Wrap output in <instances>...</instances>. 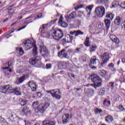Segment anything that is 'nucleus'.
I'll return each mask as SVG.
<instances>
[{
	"instance_id": "53",
	"label": "nucleus",
	"mask_w": 125,
	"mask_h": 125,
	"mask_svg": "<svg viewBox=\"0 0 125 125\" xmlns=\"http://www.w3.org/2000/svg\"><path fill=\"white\" fill-rule=\"evenodd\" d=\"M42 93H41V92H38V93H37V96L38 97H39V98L42 97Z\"/></svg>"
},
{
	"instance_id": "40",
	"label": "nucleus",
	"mask_w": 125,
	"mask_h": 125,
	"mask_svg": "<svg viewBox=\"0 0 125 125\" xmlns=\"http://www.w3.org/2000/svg\"><path fill=\"white\" fill-rule=\"evenodd\" d=\"M40 18H42V14L39 13L36 17L35 18V19H40Z\"/></svg>"
},
{
	"instance_id": "18",
	"label": "nucleus",
	"mask_w": 125,
	"mask_h": 125,
	"mask_svg": "<svg viewBox=\"0 0 125 125\" xmlns=\"http://www.w3.org/2000/svg\"><path fill=\"white\" fill-rule=\"evenodd\" d=\"M69 122V114H65L64 115V119L63 120V125H66L67 123Z\"/></svg>"
},
{
	"instance_id": "33",
	"label": "nucleus",
	"mask_w": 125,
	"mask_h": 125,
	"mask_svg": "<svg viewBox=\"0 0 125 125\" xmlns=\"http://www.w3.org/2000/svg\"><path fill=\"white\" fill-rule=\"evenodd\" d=\"M62 19H63V16H62V15L60 17V19L59 20V24L61 26V27H63V21H62Z\"/></svg>"
},
{
	"instance_id": "43",
	"label": "nucleus",
	"mask_w": 125,
	"mask_h": 125,
	"mask_svg": "<svg viewBox=\"0 0 125 125\" xmlns=\"http://www.w3.org/2000/svg\"><path fill=\"white\" fill-rule=\"evenodd\" d=\"M119 109L120 110V111L125 112V107H124V106H123L122 105H119Z\"/></svg>"
},
{
	"instance_id": "28",
	"label": "nucleus",
	"mask_w": 125,
	"mask_h": 125,
	"mask_svg": "<svg viewBox=\"0 0 125 125\" xmlns=\"http://www.w3.org/2000/svg\"><path fill=\"white\" fill-rule=\"evenodd\" d=\"M16 50L17 51H19L20 55H22V54H24V51L23 50V49L22 48L18 47L16 48Z\"/></svg>"
},
{
	"instance_id": "47",
	"label": "nucleus",
	"mask_w": 125,
	"mask_h": 125,
	"mask_svg": "<svg viewBox=\"0 0 125 125\" xmlns=\"http://www.w3.org/2000/svg\"><path fill=\"white\" fill-rule=\"evenodd\" d=\"M115 65L114 64V63L111 62L108 64V67L110 68H114Z\"/></svg>"
},
{
	"instance_id": "3",
	"label": "nucleus",
	"mask_w": 125,
	"mask_h": 125,
	"mask_svg": "<svg viewBox=\"0 0 125 125\" xmlns=\"http://www.w3.org/2000/svg\"><path fill=\"white\" fill-rule=\"evenodd\" d=\"M35 44H36V42H33L32 41L29 40H26L23 42V49H24L25 51L30 50V49H31L33 46V54L34 55H37L38 53H37V46H36Z\"/></svg>"
},
{
	"instance_id": "34",
	"label": "nucleus",
	"mask_w": 125,
	"mask_h": 125,
	"mask_svg": "<svg viewBox=\"0 0 125 125\" xmlns=\"http://www.w3.org/2000/svg\"><path fill=\"white\" fill-rule=\"evenodd\" d=\"M21 113L23 114H27L28 113V107L26 106L24 107L21 110Z\"/></svg>"
},
{
	"instance_id": "29",
	"label": "nucleus",
	"mask_w": 125,
	"mask_h": 125,
	"mask_svg": "<svg viewBox=\"0 0 125 125\" xmlns=\"http://www.w3.org/2000/svg\"><path fill=\"white\" fill-rule=\"evenodd\" d=\"M106 18H109V19H110V20H113L114 19V15L112 13L110 14H107L106 16Z\"/></svg>"
},
{
	"instance_id": "1",
	"label": "nucleus",
	"mask_w": 125,
	"mask_h": 125,
	"mask_svg": "<svg viewBox=\"0 0 125 125\" xmlns=\"http://www.w3.org/2000/svg\"><path fill=\"white\" fill-rule=\"evenodd\" d=\"M41 35L43 38H47V39L53 38V39L57 40V41H59L63 37V32H62V30L59 29L57 31L54 30L51 32V34L48 32H42Z\"/></svg>"
},
{
	"instance_id": "35",
	"label": "nucleus",
	"mask_w": 125,
	"mask_h": 125,
	"mask_svg": "<svg viewBox=\"0 0 125 125\" xmlns=\"http://www.w3.org/2000/svg\"><path fill=\"white\" fill-rule=\"evenodd\" d=\"M103 104L104 105L106 104L107 106H110V105H111V102L109 100H105Z\"/></svg>"
},
{
	"instance_id": "10",
	"label": "nucleus",
	"mask_w": 125,
	"mask_h": 125,
	"mask_svg": "<svg viewBox=\"0 0 125 125\" xmlns=\"http://www.w3.org/2000/svg\"><path fill=\"white\" fill-rule=\"evenodd\" d=\"M28 86L31 88L32 91H36L38 85L34 81H30L28 82Z\"/></svg>"
},
{
	"instance_id": "45",
	"label": "nucleus",
	"mask_w": 125,
	"mask_h": 125,
	"mask_svg": "<svg viewBox=\"0 0 125 125\" xmlns=\"http://www.w3.org/2000/svg\"><path fill=\"white\" fill-rule=\"evenodd\" d=\"M63 53V50H62L61 51H59L58 53V56L59 57H61L62 56V54Z\"/></svg>"
},
{
	"instance_id": "32",
	"label": "nucleus",
	"mask_w": 125,
	"mask_h": 125,
	"mask_svg": "<svg viewBox=\"0 0 125 125\" xmlns=\"http://www.w3.org/2000/svg\"><path fill=\"white\" fill-rule=\"evenodd\" d=\"M46 28V24H43L40 28L39 31L40 32H41V33H42V31H44Z\"/></svg>"
},
{
	"instance_id": "13",
	"label": "nucleus",
	"mask_w": 125,
	"mask_h": 125,
	"mask_svg": "<svg viewBox=\"0 0 125 125\" xmlns=\"http://www.w3.org/2000/svg\"><path fill=\"white\" fill-rule=\"evenodd\" d=\"M73 39H74V37L70 36L69 34H67L65 36V39H63V41L65 42H72Z\"/></svg>"
},
{
	"instance_id": "50",
	"label": "nucleus",
	"mask_w": 125,
	"mask_h": 125,
	"mask_svg": "<svg viewBox=\"0 0 125 125\" xmlns=\"http://www.w3.org/2000/svg\"><path fill=\"white\" fill-rule=\"evenodd\" d=\"M63 56L64 57V58H69V56L66 53H63Z\"/></svg>"
},
{
	"instance_id": "8",
	"label": "nucleus",
	"mask_w": 125,
	"mask_h": 125,
	"mask_svg": "<svg viewBox=\"0 0 125 125\" xmlns=\"http://www.w3.org/2000/svg\"><path fill=\"white\" fill-rule=\"evenodd\" d=\"M40 52L43 57H46L49 55V52H48L46 47L43 45V43H42V45L40 46Z\"/></svg>"
},
{
	"instance_id": "52",
	"label": "nucleus",
	"mask_w": 125,
	"mask_h": 125,
	"mask_svg": "<svg viewBox=\"0 0 125 125\" xmlns=\"http://www.w3.org/2000/svg\"><path fill=\"white\" fill-rule=\"evenodd\" d=\"M83 58H84V56H81L79 58V60H80V62H83Z\"/></svg>"
},
{
	"instance_id": "7",
	"label": "nucleus",
	"mask_w": 125,
	"mask_h": 125,
	"mask_svg": "<svg viewBox=\"0 0 125 125\" xmlns=\"http://www.w3.org/2000/svg\"><path fill=\"white\" fill-rule=\"evenodd\" d=\"M95 13L98 17L101 18L105 14V8L102 6L97 7L95 9Z\"/></svg>"
},
{
	"instance_id": "16",
	"label": "nucleus",
	"mask_w": 125,
	"mask_h": 125,
	"mask_svg": "<svg viewBox=\"0 0 125 125\" xmlns=\"http://www.w3.org/2000/svg\"><path fill=\"white\" fill-rule=\"evenodd\" d=\"M32 18H34L33 15L30 16L25 19V20H27L25 21V23L26 24H29V23H31V22H33V21H32Z\"/></svg>"
},
{
	"instance_id": "39",
	"label": "nucleus",
	"mask_w": 125,
	"mask_h": 125,
	"mask_svg": "<svg viewBox=\"0 0 125 125\" xmlns=\"http://www.w3.org/2000/svg\"><path fill=\"white\" fill-rule=\"evenodd\" d=\"M114 83L113 82H110L108 84L109 87H110L111 89H114Z\"/></svg>"
},
{
	"instance_id": "5",
	"label": "nucleus",
	"mask_w": 125,
	"mask_h": 125,
	"mask_svg": "<svg viewBox=\"0 0 125 125\" xmlns=\"http://www.w3.org/2000/svg\"><path fill=\"white\" fill-rule=\"evenodd\" d=\"M91 80L92 82L94 83V84H91L92 86H94L95 88L97 87H99V86H101V79H100V77L97 76V75H92L91 76Z\"/></svg>"
},
{
	"instance_id": "41",
	"label": "nucleus",
	"mask_w": 125,
	"mask_h": 125,
	"mask_svg": "<svg viewBox=\"0 0 125 125\" xmlns=\"http://www.w3.org/2000/svg\"><path fill=\"white\" fill-rule=\"evenodd\" d=\"M51 64L50 63H48L45 66V68L47 69V70H49V69H51Z\"/></svg>"
},
{
	"instance_id": "37",
	"label": "nucleus",
	"mask_w": 125,
	"mask_h": 125,
	"mask_svg": "<svg viewBox=\"0 0 125 125\" xmlns=\"http://www.w3.org/2000/svg\"><path fill=\"white\" fill-rule=\"evenodd\" d=\"M99 95H104L105 94V89H102L100 90L99 93Z\"/></svg>"
},
{
	"instance_id": "9",
	"label": "nucleus",
	"mask_w": 125,
	"mask_h": 125,
	"mask_svg": "<svg viewBox=\"0 0 125 125\" xmlns=\"http://www.w3.org/2000/svg\"><path fill=\"white\" fill-rule=\"evenodd\" d=\"M48 93H50L52 95L53 97H55L56 99H60V94H61V92H60V90L59 89H55L52 91H47Z\"/></svg>"
},
{
	"instance_id": "17",
	"label": "nucleus",
	"mask_w": 125,
	"mask_h": 125,
	"mask_svg": "<svg viewBox=\"0 0 125 125\" xmlns=\"http://www.w3.org/2000/svg\"><path fill=\"white\" fill-rule=\"evenodd\" d=\"M93 8V5H90L88 6V7H86L85 9L86 11L87 12V15H90V12H91V11L92 10V8Z\"/></svg>"
},
{
	"instance_id": "30",
	"label": "nucleus",
	"mask_w": 125,
	"mask_h": 125,
	"mask_svg": "<svg viewBox=\"0 0 125 125\" xmlns=\"http://www.w3.org/2000/svg\"><path fill=\"white\" fill-rule=\"evenodd\" d=\"M84 44L86 46H89V44H90V41H89V38L87 37L86 38V40L84 42Z\"/></svg>"
},
{
	"instance_id": "12",
	"label": "nucleus",
	"mask_w": 125,
	"mask_h": 125,
	"mask_svg": "<svg viewBox=\"0 0 125 125\" xmlns=\"http://www.w3.org/2000/svg\"><path fill=\"white\" fill-rule=\"evenodd\" d=\"M110 39L113 42H115L116 44H119V43H120V40L118 39L116 36L114 35H110Z\"/></svg>"
},
{
	"instance_id": "49",
	"label": "nucleus",
	"mask_w": 125,
	"mask_h": 125,
	"mask_svg": "<svg viewBox=\"0 0 125 125\" xmlns=\"http://www.w3.org/2000/svg\"><path fill=\"white\" fill-rule=\"evenodd\" d=\"M121 7L123 8V9H125V1H124L122 4H121Z\"/></svg>"
},
{
	"instance_id": "21",
	"label": "nucleus",
	"mask_w": 125,
	"mask_h": 125,
	"mask_svg": "<svg viewBox=\"0 0 125 125\" xmlns=\"http://www.w3.org/2000/svg\"><path fill=\"white\" fill-rule=\"evenodd\" d=\"M6 64H7L8 66L3 67V70H6L7 72H9V73H10L12 70L11 69H9V66L11 65V63L7 62H6Z\"/></svg>"
},
{
	"instance_id": "63",
	"label": "nucleus",
	"mask_w": 125,
	"mask_h": 125,
	"mask_svg": "<svg viewBox=\"0 0 125 125\" xmlns=\"http://www.w3.org/2000/svg\"><path fill=\"white\" fill-rule=\"evenodd\" d=\"M22 18H23V17L21 16L20 18L18 17L17 18V20H21V19H22Z\"/></svg>"
},
{
	"instance_id": "15",
	"label": "nucleus",
	"mask_w": 125,
	"mask_h": 125,
	"mask_svg": "<svg viewBox=\"0 0 125 125\" xmlns=\"http://www.w3.org/2000/svg\"><path fill=\"white\" fill-rule=\"evenodd\" d=\"M55 124H56L55 122L46 120L43 121L42 125H55Z\"/></svg>"
},
{
	"instance_id": "36",
	"label": "nucleus",
	"mask_w": 125,
	"mask_h": 125,
	"mask_svg": "<svg viewBox=\"0 0 125 125\" xmlns=\"http://www.w3.org/2000/svg\"><path fill=\"white\" fill-rule=\"evenodd\" d=\"M95 114H101L102 112V110L99 108H96L94 110Z\"/></svg>"
},
{
	"instance_id": "59",
	"label": "nucleus",
	"mask_w": 125,
	"mask_h": 125,
	"mask_svg": "<svg viewBox=\"0 0 125 125\" xmlns=\"http://www.w3.org/2000/svg\"><path fill=\"white\" fill-rule=\"evenodd\" d=\"M102 73H103L104 75H106L107 72H106V71H105V70H103L102 71Z\"/></svg>"
},
{
	"instance_id": "46",
	"label": "nucleus",
	"mask_w": 125,
	"mask_h": 125,
	"mask_svg": "<svg viewBox=\"0 0 125 125\" xmlns=\"http://www.w3.org/2000/svg\"><path fill=\"white\" fill-rule=\"evenodd\" d=\"M76 52L77 53H81V52H82V49H81V48H77L76 49Z\"/></svg>"
},
{
	"instance_id": "54",
	"label": "nucleus",
	"mask_w": 125,
	"mask_h": 125,
	"mask_svg": "<svg viewBox=\"0 0 125 125\" xmlns=\"http://www.w3.org/2000/svg\"><path fill=\"white\" fill-rule=\"evenodd\" d=\"M79 15V16H83V12L80 11Z\"/></svg>"
},
{
	"instance_id": "20",
	"label": "nucleus",
	"mask_w": 125,
	"mask_h": 125,
	"mask_svg": "<svg viewBox=\"0 0 125 125\" xmlns=\"http://www.w3.org/2000/svg\"><path fill=\"white\" fill-rule=\"evenodd\" d=\"M104 23L106 27L107 30L109 29V28H110V24H111V21H110V20L105 19Z\"/></svg>"
},
{
	"instance_id": "62",
	"label": "nucleus",
	"mask_w": 125,
	"mask_h": 125,
	"mask_svg": "<svg viewBox=\"0 0 125 125\" xmlns=\"http://www.w3.org/2000/svg\"><path fill=\"white\" fill-rule=\"evenodd\" d=\"M13 32H14V29H12V31H9V34H12V33H13Z\"/></svg>"
},
{
	"instance_id": "60",
	"label": "nucleus",
	"mask_w": 125,
	"mask_h": 125,
	"mask_svg": "<svg viewBox=\"0 0 125 125\" xmlns=\"http://www.w3.org/2000/svg\"><path fill=\"white\" fill-rule=\"evenodd\" d=\"M9 19V18H7L4 19L3 22H6V21H7Z\"/></svg>"
},
{
	"instance_id": "61",
	"label": "nucleus",
	"mask_w": 125,
	"mask_h": 125,
	"mask_svg": "<svg viewBox=\"0 0 125 125\" xmlns=\"http://www.w3.org/2000/svg\"><path fill=\"white\" fill-rule=\"evenodd\" d=\"M85 61H86V58L84 57V58H83V62H85Z\"/></svg>"
},
{
	"instance_id": "2",
	"label": "nucleus",
	"mask_w": 125,
	"mask_h": 125,
	"mask_svg": "<svg viewBox=\"0 0 125 125\" xmlns=\"http://www.w3.org/2000/svg\"><path fill=\"white\" fill-rule=\"evenodd\" d=\"M32 106L36 113H43L47 108L49 106V104L45 103L39 104V102L36 101L33 103Z\"/></svg>"
},
{
	"instance_id": "57",
	"label": "nucleus",
	"mask_w": 125,
	"mask_h": 125,
	"mask_svg": "<svg viewBox=\"0 0 125 125\" xmlns=\"http://www.w3.org/2000/svg\"><path fill=\"white\" fill-rule=\"evenodd\" d=\"M26 26H23L21 28H19V29L17 30V31H21V30H23V29H25Z\"/></svg>"
},
{
	"instance_id": "24",
	"label": "nucleus",
	"mask_w": 125,
	"mask_h": 125,
	"mask_svg": "<svg viewBox=\"0 0 125 125\" xmlns=\"http://www.w3.org/2000/svg\"><path fill=\"white\" fill-rule=\"evenodd\" d=\"M118 5H120V2L118 0H114L112 2V7H117V6H118Z\"/></svg>"
},
{
	"instance_id": "11",
	"label": "nucleus",
	"mask_w": 125,
	"mask_h": 125,
	"mask_svg": "<svg viewBox=\"0 0 125 125\" xmlns=\"http://www.w3.org/2000/svg\"><path fill=\"white\" fill-rule=\"evenodd\" d=\"M42 59L40 57H36L34 59H31L29 60V63L31 65H35L38 63V61H40Z\"/></svg>"
},
{
	"instance_id": "42",
	"label": "nucleus",
	"mask_w": 125,
	"mask_h": 125,
	"mask_svg": "<svg viewBox=\"0 0 125 125\" xmlns=\"http://www.w3.org/2000/svg\"><path fill=\"white\" fill-rule=\"evenodd\" d=\"M71 19H72V18H71V17L69 16H66L65 17V20L67 21V22H68V23H69V22H71Z\"/></svg>"
},
{
	"instance_id": "56",
	"label": "nucleus",
	"mask_w": 125,
	"mask_h": 125,
	"mask_svg": "<svg viewBox=\"0 0 125 125\" xmlns=\"http://www.w3.org/2000/svg\"><path fill=\"white\" fill-rule=\"evenodd\" d=\"M8 13L9 18H11V17H12V13H10L8 12Z\"/></svg>"
},
{
	"instance_id": "31",
	"label": "nucleus",
	"mask_w": 125,
	"mask_h": 125,
	"mask_svg": "<svg viewBox=\"0 0 125 125\" xmlns=\"http://www.w3.org/2000/svg\"><path fill=\"white\" fill-rule=\"evenodd\" d=\"M69 16L71 19H74V18L77 17V14L76 13V12H73L70 14Z\"/></svg>"
},
{
	"instance_id": "14",
	"label": "nucleus",
	"mask_w": 125,
	"mask_h": 125,
	"mask_svg": "<svg viewBox=\"0 0 125 125\" xmlns=\"http://www.w3.org/2000/svg\"><path fill=\"white\" fill-rule=\"evenodd\" d=\"M90 62L93 65H96V64H99V60L96 58V56H94L91 59Z\"/></svg>"
},
{
	"instance_id": "6",
	"label": "nucleus",
	"mask_w": 125,
	"mask_h": 125,
	"mask_svg": "<svg viewBox=\"0 0 125 125\" xmlns=\"http://www.w3.org/2000/svg\"><path fill=\"white\" fill-rule=\"evenodd\" d=\"M102 59V62L101 63V66L103 67L108 63V61L110 59V54L108 52H105L103 54L100 56Z\"/></svg>"
},
{
	"instance_id": "26",
	"label": "nucleus",
	"mask_w": 125,
	"mask_h": 125,
	"mask_svg": "<svg viewBox=\"0 0 125 125\" xmlns=\"http://www.w3.org/2000/svg\"><path fill=\"white\" fill-rule=\"evenodd\" d=\"M25 75H23L22 77L18 79L19 83H17V84H20V83H23L25 81Z\"/></svg>"
},
{
	"instance_id": "19",
	"label": "nucleus",
	"mask_w": 125,
	"mask_h": 125,
	"mask_svg": "<svg viewBox=\"0 0 125 125\" xmlns=\"http://www.w3.org/2000/svg\"><path fill=\"white\" fill-rule=\"evenodd\" d=\"M113 121H114V119H113V117L111 115H108L105 118V121L106 123H112Z\"/></svg>"
},
{
	"instance_id": "22",
	"label": "nucleus",
	"mask_w": 125,
	"mask_h": 125,
	"mask_svg": "<svg viewBox=\"0 0 125 125\" xmlns=\"http://www.w3.org/2000/svg\"><path fill=\"white\" fill-rule=\"evenodd\" d=\"M97 49V45H92L90 47L89 51L90 52H94Z\"/></svg>"
},
{
	"instance_id": "55",
	"label": "nucleus",
	"mask_w": 125,
	"mask_h": 125,
	"mask_svg": "<svg viewBox=\"0 0 125 125\" xmlns=\"http://www.w3.org/2000/svg\"><path fill=\"white\" fill-rule=\"evenodd\" d=\"M25 125H31V123L28 121H25Z\"/></svg>"
},
{
	"instance_id": "44",
	"label": "nucleus",
	"mask_w": 125,
	"mask_h": 125,
	"mask_svg": "<svg viewBox=\"0 0 125 125\" xmlns=\"http://www.w3.org/2000/svg\"><path fill=\"white\" fill-rule=\"evenodd\" d=\"M58 68L59 69H63V64H62V62H59L58 64Z\"/></svg>"
},
{
	"instance_id": "58",
	"label": "nucleus",
	"mask_w": 125,
	"mask_h": 125,
	"mask_svg": "<svg viewBox=\"0 0 125 125\" xmlns=\"http://www.w3.org/2000/svg\"><path fill=\"white\" fill-rule=\"evenodd\" d=\"M120 97H117L115 99V101H119V100H120Z\"/></svg>"
},
{
	"instance_id": "25",
	"label": "nucleus",
	"mask_w": 125,
	"mask_h": 125,
	"mask_svg": "<svg viewBox=\"0 0 125 125\" xmlns=\"http://www.w3.org/2000/svg\"><path fill=\"white\" fill-rule=\"evenodd\" d=\"M20 102L21 106H25V105L27 104V100H24L23 99H20Z\"/></svg>"
},
{
	"instance_id": "64",
	"label": "nucleus",
	"mask_w": 125,
	"mask_h": 125,
	"mask_svg": "<svg viewBox=\"0 0 125 125\" xmlns=\"http://www.w3.org/2000/svg\"><path fill=\"white\" fill-rule=\"evenodd\" d=\"M122 61V63H125V58H123Z\"/></svg>"
},
{
	"instance_id": "38",
	"label": "nucleus",
	"mask_w": 125,
	"mask_h": 125,
	"mask_svg": "<svg viewBox=\"0 0 125 125\" xmlns=\"http://www.w3.org/2000/svg\"><path fill=\"white\" fill-rule=\"evenodd\" d=\"M76 34H75V36L77 37V36H79V35H83V32L81 31V30H76Z\"/></svg>"
},
{
	"instance_id": "48",
	"label": "nucleus",
	"mask_w": 125,
	"mask_h": 125,
	"mask_svg": "<svg viewBox=\"0 0 125 125\" xmlns=\"http://www.w3.org/2000/svg\"><path fill=\"white\" fill-rule=\"evenodd\" d=\"M68 27V23L63 22V28H67Z\"/></svg>"
},
{
	"instance_id": "51",
	"label": "nucleus",
	"mask_w": 125,
	"mask_h": 125,
	"mask_svg": "<svg viewBox=\"0 0 125 125\" xmlns=\"http://www.w3.org/2000/svg\"><path fill=\"white\" fill-rule=\"evenodd\" d=\"M77 31H70V35H71L72 36L75 35V34H76Z\"/></svg>"
},
{
	"instance_id": "4",
	"label": "nucleus",
	"mask_w": 125,
	"mask_h": 125,
	"mask_svg": "<svg viewBox=\"0 0 125 125\" xmlns=\"http://www.w3.org/2000/svg\"><path fill=\"white\" fill-rule=\"evenodd\" d=\"M2 93H6L7 91H9L11 93H15L16 95H21V92L20 91V88L17 87L15 88H12L10 85H7L3 86L2 87Z\"/></svg>"
},
{
	"instance_id": "23",
	"label": "nucleus",
	"mask_w": 125,
	"mask_h": 125,
	"mask_svg": "<svg viewBox=\"0 0 125 125\" xmlns=\"http://www.w3.org/2000/svg\"><path fill=\"white\" fill-rule=\"evenodd\" d=\"M121 21L122 19L120 17H117L114 21V23L116 24V25H120Z\"/></svg>"
},
{
	"instance_id": "27",
	"label": "nucleus",
	"mask_w": 125,
	"mask_h": 125,
	"mask_svg": "<svg viewBox=\"0 0 125 125\" xmlns=\"http://www.w3.org/2000/svg\"><path fill=\"white\" fill-rule=\"evenodd\" d=\"M109 1V0H97V2L100 4H105Z\"/></svg>"
}]
</instances>
